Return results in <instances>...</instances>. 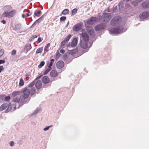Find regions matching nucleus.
<instances>
[{
    "label": "nucleus",
    "instance_id": "obj_8",
    "mask_svg": "<svg viewBox=\"0 0 149 149\" xmlns=\"http://www.w3.org/2000/svg\"><path fill=\"white\" fill-rule=\"evenodd\" d=\"M149 16V13L148 11H144L141 13L139 17L141 19H144L147 18Z\"/></svg>",
    "mask_w": 149,
    "mask_h": 149
},
{
    "label": "nucleus",
    "instance_id": "obj_31",
    "mask_svg": "<svg viewBox=\"0 0 149 149\" xmlns=\"http://www.w3.org/2000/svg\"><path fill=\"white\" fill-rule=\"evenodd\" d=\"M77 9L75 8L74 9H72L71 11V16L74 15H75L77 13Z\"/></svg>",
    "mask_w": 149,
    "mask_h": 149
},
{
    "label": "nucleus",
    "instance_id": "obj_6",
    "mask_svg": "<svg viewBox=\"0 0 149 149\" xmlns=\"http://www.w3.org/2000/svg\"><path fill=\"white\" fill-rule=\"evenodd\" d=\"M106 27L104 23L99 24L95 27V29L96 31H100L104 29Z\"/></svg>",
    "mask_w": 149,
    "mask_h": 149
},
{
    "label": "nucleus",
    "instance_id": "obj_56",
    "mask_svg": "<svg viewBox=\"0 0 149 149\" xmlns=\"http://www.w3.org/2000/svg\"><path fill=\"white\" fill-rule=\"evenodd\" d=\"M60 54L59 53V52H57L56 53V56L57 57L59 58L60 57Z\"/></svg>",
    "mask_w": 149,
    "mask_h": 149
},
{
    "label": "nucleus",
    "instance_id": "obj_17",
    "mask_svg": "<svg viewBox=\"0 0 149 149\" xmlns=\"http://www.w3.org/2000/svg\"><path fill=\"white\" fill-rule=\"evenodd\" d=\"M78 42V39L76 38H74L72 40L71 46L72 47H74L77 45Z\"/></svg>",
    "mask_w": 149,
    "mask_h": 149
},
{
    "label": "nucleus",
    "instance_id": "obj_7",
    "mask_svg": "<svg viewBox=\"0 0 149 149\" xmlns=\"http://www.w3.org/2000/svg\"><path fill=\"white\" fill-rule=\"evenodd\" d=\"M96 17H92L88 19L86 23L88 25H92L96 21Z\"/></svg>",
    "mask_w": 149,
    "mask_h": 149
},
{
    "label": "nucleus",
    "instance_id": "obj_52",
    "mask_svg": "<svg viewBox=\"0 0 149 149\" xmlns=\"http://www.w3.org/2000/svg\"><path fill=\"white\" fill-rule=\"evenodd\" d=\"M4 70L3 67V66H0V73H1L2 71Z\"/></svg>",
    "mask_w": 149,
    "mask_h": 149
},
{
    "label": "nucleus",
    "instance_id": "obj_43",
    "mask_svg": "<svg viewBox=\"0 0 149 149\" xmlns=\"http://www.w3.org/2000/svg\"><path fill=\"white\" fill-rule=\"evenodd\" d=\"M66 42L64 40L62 41L61 43V46L62 47V46H64L65 45Z\"/></svg>",
    "mask_w": 149,
    "mask_h": 149
},
{
    "label": "nucleus",
    "instance_id": "obj_24",
    "mask_svg": "<svg viewBox=\"0 0 149 149\" xmlns=\"http://www.w3.org/2000/svg\"><path fill=\"white\" fill-rule=\"evenodd\" d=\"M88 33L91 36H95V33L94 30L93 29H89L87 30Z\"/></svg>",
    "mask_w": 149,
    "mask_h": 149
},
{
    "label": "nucleus",
    "instance_id": "obj_53",
    "mask_svg": "<svg viewBox=\"0 0 149 149\" xmlns=\"http://www.w3.org/2000/svg\"><path fill=\"white\" fill-rule=\"evenodd\" d=\"M44 15H43L40 17L39 19H40V20L41 21H42V20H43V19H44Z\"/></svg>",
    "mask_w": 149,
    "mask_h": 149
},
{
    "label": "nucleus",
    "instance_id": "obj_22",
    "mask_svg": "<svg viewBox=\"0 0 149 149\" xmlns=\"http://www.w3.org/2000/svg\"><path fill=\"white\" fill-rule=\"evenodd\" d=\"M16 10H13L8 12L10 17H13L14 16L16 13Z\"/></svg>",
    "mask_w": 149,
    "mask_h": 149
},
{
    "label": "nucleus",
    "instance_id": "obj_16",
    "mask_svg": "<svg viewBox=\"0 0 149 149\" xmlns=\"http://www.w3.org/2000/svg\"><path fill=\"white\" fill-rule=\"evenodd\" d=\"M35 86L37 90H39L42 85V82L40 80H38L35 83Z\"/></svg>",
    "mask_w": 149,
    "mask_h": 149
},
{
    "label": "nucleus",
    "instance_id": "obj_14",
    "mask_svg": "<svg viewBox=\"0 0 149 149\" xmlns=\"http://www.w3.org/2000/svg\"><path fill=\"white\" fill-rule=\"evenodd\" d=\"M64 63L62 61H58L56 63V66L57 68L59 69L62 68L64 66Z\"/></svg>",
    "mask_w": 149,
    "mask_h": 149
},
{
    "label": "nucleus",
    "instance_id": "obj_36",
    "mask_svg": "<svg viewBox=\"0 0 149 149\" xmlns=\"http://www.w3.org/2000/svg\"><path fill=\"white\" fill-rule=\"evenodd\" d=\"M138 2H139L138 1V0L136 1H133L132 3V4L134 6H136L138 5Z\"/></svg>",
    "mask_w": 149,
    "mask_h": 149
},
{
    "label": "nucleus",
    "instance_id": "obj_35",
    "mask_svg": "<svg viewBox=\"0 0 149 149\" xmlns=\"http://www.w3.org/2000/svg\"><path fill=\"white\" fill-rule=\"evenodd\" d=\"M35 84V81H33L28 86H27L29 88H31Z\"/></svg>",
    "mask_w": 149,
    "mask_h": 149
},
{
    "label": "nucleus",
    "instance_id": "obj_23",
    "mask_svg": "<svg viewBox=\"0 0 149 149\" xmlns=\"http://www.w3.org/2000/svg\"><path fill=\"white\" fill-rule=\"evenodd\" d=\"M21 24H16L15 25V27L13 28V29L15 31H16L18 29H21Z\"/></svg>",
    "mask_w": 149,
    "mask_h": 149
},
{
    "label": "nucleus",
    "instance_id": "obj_51",
    "mask_svg": "<svg viewBox=\"0 0 149 149\" xmlns=\"http://www.w3.org/2000/svg\"><path fill=\"white\" fill-rule=\"evenodd\" d=\"M41 38L40 37L38 38V40L37 41V42L38 43H39L41 41Z\"/></svg>",
    "mask_w": 149,
    "mask_h": 149
},
{
    "label": "nucleus",
    "instance_id": "obj_55",
    "mask_svg": "<svg viewBox=\"0 0 149 149\" xmlns=\"http://www.w3.org/2000/svg\"><path fill=\"white\" fill-rule=\"evenodd\" d=\"M5 62V61L4 60H0V65L1 64H3Z\"/></svg>",
    "mask_w": 149,
    "mask_h": 149
},
{
    "label": "nucleus",
    "instance_id": "obj_61",
    "mask_svg": "<svg viewBox=\"0 0 149 149\" xmlns=\"http://www.w3.org/2000/svg\"><path fill=\"white\" fill-rule=\"evenodd\" d=\"M1 23H2L3 24H6V21L4 20H3L1 21Z\"/></svg>",
    "mask_w": 149,
    "mask_h": 149
},
{
    "label": "nucleus",
    "instance_id": "obj_27",
    "mask_svg": "<svg viewBox=\"0 0 149 149\" xmlns=\"http://www.w3.org/2000/svg\"><path fill=\"white\" fill-rule=\"evenodd\" d=\"M72 35L71 34H69L68 36H66L65 38L63 40H64L66 42H67L69 41V39L72 37Z\"/></svg>",
    "mask_w": 149,
    "mask_h": 149
},
{
    "label": "nucleus",
    "instance_id": "obj_19",
    "mask_svg": "<svg viewBox=\"0 0 149 149\" xmlns=\"http://www.w3.org/2000/svg\"><path fill=\"white\" fill-rule=\"evenodd\" d=\"M142 7L144 8L149 7V1L146 0L142 3Z\"/></svg>",
    "mask_w": 149,
    "mask_h": 149
},
{
    "label": "nucleus",
    "instance_id": "obj_49",
    "mask_svg": "<svg viewBox=\"0 0 149 149\" xmlns=\"http://www.w3.org/2000/svg\"><path fill=\"white\" fill-rule=\"evenodd\" d=\"M23 142L22 140H19L18 141L17 143V144H18L19 145H22L23 144Z\"/></svg>",
    "mask_w": 149,
    "mask_h": 149
},
{
    "label": "nucleus",
    "instance_id": "obj_58",
    "mask_svg": "<svg viewBox=\"0 0 149 149\" xmlns=\"http://www.w3.org/2000/svg\"><path fill=\"white\" fill-rule=\"evenodd\" d=\"M113 10L115 12V11L117 10V6H115V7L113 6Z\"/></svg>",
    "mask_w": 149,
    "mask_h": 149
},
{
    "label": "nucleus",
    "instance_id": "obj_46",
    "mask_svg": "<svg viewBox=\"0 0 149 149\" xmlns=\"http://www.w3.org/2000/svg\"><path fill=\"white\" fill-rule=\"evenodd\" d=\"M53 64V63L50 62L48 66V68L51 69V67L52 66Z\"/></svg>",
    "mask_w": 149,
    "mask_h": 149
},
{
    "label": "nucleus",
    "instance_id": "obj_33",
    "mask_svg": "<svg viewBox=\"0 0 149 149\" xmlns=\"http://www.w3.org/2000/svg\"><path fill=\"white\" fill-rule=\"evenodd\" d=\"M118 5L119 9H120V8H123V2L121 1L119 2L118 4Z\"/></svg>",
    "mask_w": 149,
    "mask_h": 149
},
{
    "label": "nucleus",
    "instance_id": "obj_5",
    "mask_svg": "<svg viewBox=\"0 0 149 149\" xmlns=\"http://www.w3.org/2000/svg\"><path fill=\"white\" fill-rule=\"evenodd\" d=\"M8 107L5 111V112L8 113L9 111H13L16 109V105L15 104L12 105L11 103H8Z\"/></svg>",
    "mask_w": 149,
    "mask_h": 149
},
{
    "label": "nucleus",
    "instance_id": "obj_1",
    "mask_svg": "<svg viewBox=\"0 0 149 149\" xmlns=\"http://www.w3.org/2000/svg\"><path fill=\"white\" fill-rule=\"evenodd\" d=\"M29 89H28L27 86L22 89L21 91H14L12 93V96L15 97L18 95H19L23 93L20 96L21 101L22 103L24 102L27 103L29 101V100L28 99L29 95Z\"/></svg>",
    "mask_w": 149,
    "mask_h": 149
},
{
    "label": "nucleus",
    "instance_id": "obj_11",
    "mask_svg": "<svg viewBox=\"0 0 149 149\" xmlns=\"http://www.w3.org/2000/svg\"><path fill=\"white\" fill-rule=\"evenodd\" d=\"M79 44L81 47L84 49H86L88 46V42L86 41H81Z\"/></svg>",
    "mask_w": 149,
    "mask_h": 149
},
{
    "label": "nucleus",
    "instance_id": "obj_29",
    "mask_svg": "<svg viewBox=\"0 0 149 149\" xmlns=\"http://www.w3.org/2000/svg\"><path fill=\"white\" fill-rule=\"evenodd\" d=\"M69 13V11L68 9H65L62 12L61 14L63 15H66L68 14Z\"/></svg>",
    "mask_w": 149,
    "mask_h": 149
},
{
    "label": "nucleus",
    "instance_id": "obj_38",
    "mask_svg": "<svg viewBox=\"0 0 149 149\" xmlns=\"http://www.w3.org/2000/svg\"><path fill=\"white\" fill-rule=\"evenodd\" d=\"M66 19V17L65 16H62L60 18V22H64L65 21Z\"/></svg>",
    "mask_w": 149,
    "mask_h": 149
},
{
    "label": "nucleus",
    "instance_id": "obj_30",
    "mask_svg": "<svg viewBox=\"0 0 149 149\" xmlns=\"http://www.w3.org/2000/svg\"><path fill=\"white\" fill-rule=\"evenodd\" d=\"M24 81L22 78H21L20 79V81L19 84V86L20 87L24 85Z\"/></svg>",
    "mask_w": 149,
    "mask_h": 149
},
{
    "label": "nucleus",
    "instance_id": "obj_32",
    "mask_svg": "<svg viewBox=\"0 0 149 149\" xmlns=\"http://www.w3.org/2000/svg\"><path fill=\"white\" fill-rule=\"evenodd\" d=\"M41 111V109L40 108H37V109L35 110L34 112L33 113V115H36L39 112Z\"/></svg>",
    "mask_w": 149,
    "mask_h": 149
},
{
    "label": "nucleus",
    "instance_id": "obj_9",
    "mask_svg": "<svg viewBox=\"0 0 149 149\" xmlns=\"http://www.w3.org/2000/svg\"><path fill=\"white\" fill-rule=\"evenodd\" d=\"M10 99V96L9 95L7 96L6 95H0V101H3L8 102Z\"/></svg>",
    "mask_w": 149,
    "mask_h": 149
},
{
    "label": "nucleus",
    "instance_id": "obj_39",
    "mask_svg": "<svg viewBox=\"0 0 149 149\" xmlns=\"http://www.w3.org/2000/svg\"><path fill=\"white\" fill-rule=\"evenodd\" d=\"M51 69L47 68L46 70L45 71L44 73H43L44 75L46 74L47 73L49 72L51 70Z\"/></svg>",
    "mask_w": 149,
    "mask_h": 149
},
{
    "label": "nucleus",
    "instance_id": "obj_47",
    "mask_svg": "<svg viewBox=\"0 0 149 149\" xmlns=\"http://www.w3.org/2000/svg\"><path fill=\"white\" fill-rule=\"evenodd\" d=\"M14 143L13 141H10L9 143L10 146L11 147L13 146H14Z\"/></svg>",
    "mask_w": 149,
    "mask_h": 149
},
{
    "label": "nucleus",
    "instance_id": "obj_63",
    "mask_svg": "<svg viewBox=\"0 0 149 149\" xmlns=\"http://www.w3.org/2000/svg\"><path fill=\"white\" fill-rule=\"evenodd\" d=\"M34 39L32 36L29 39V41L30 42L34 40Z\"/></svg>",
    "mask_w": 149,
    "mask_h": 149
},
{
    "label": "nucleus",
    "instance_id": "obj_50",
    "mask_svg": "<svg viewBox=\"0 0 149 149\" xmlns=\"http://www.w3.org/2000/svg\"><path fill=\"white\" fill-rule=\"evenodd\" d=\"M51 86V84L46 85V84H45V85H43V87L45 88H46L48 86Z\"/></svg>",
    "mask_w": 149,
    "mask_h": 149
},
{
    "label": "nucleus",
    "instance_id": "obj_28",
    "mask_svg": "<svg viewBox=\"0 0 149 149\" xmlns=\"http://www.w3.org/2000/svg\"><path fill=\"white\" fill-rule=\"evenodd\" d=\"M2 16L3 17H6L8 18H10L9 16V15L8 13V12H5L3 13L2 14Z\"/></svg>",
    "mask_w": 149,
    "mask_h": 149
},
{
    "label": "nucleus",
    "instance_id": "obj_37",
    "mask_svg": "<svg viewBox=\"0 0 149 149\" xmlns=\"http://www.w3.org/2000/svg\"><path fill=\"white\" fill-rule=\"evenodd\" d=\"M43 47L39 48L37 50L36 53L37 54L41 53L42 51Z\"/></svg>",
    "mask_w": 149,
    "mask_h": 149
},
{
    "label": "nucleus",
    "instance_id": "obj_4",
    "mask_svg": "<svg viewBox=\"0 0 149 149\" xmlns=\"http://www.w3.org/2000/svg\"><path fill=\"white\" fill-rule=\"evenodd\" d=\"M123 31V29H120L119 28H114L109 31L111 34H116L121 33Z\"/></svg>",
    "mask_w": 149,
    "mask_h": 149
},
{
    "label": "nucleus",
    "instance_id": "obj_12",
    "mask_svg": "<svg viewBox=\"0 0 149 149\" xmlns=\"http://www.w3.org/2000/svg\"><path fill=\"white\" fill-rule=\"evenodd\" d=\"M81 36L83 40L82 41H88L89 40V36L86 33H82Z\"/></svg>",
    "mask_w": 149,
    "mask_h": 149
},
{
    "label": "nucleus",
    "instance_id": "obj_34",
    "mask_svg": "<svg viewBox=\"0 0 149 149\" xmlns=\"http://www.w3.org/2000/svg\"><path fill=\"white\" fill-rule=\"evenodd\" d=\"M45 64V62L44 61H41L40 64L38 66V68H40L42 67Z\"/></svg>",
    "mask_w": 149,
    "mask_h": 149
},
{
    "label": "nucleus",
    "instance_id": "obj_45",
    "mask_svg": "<svg viewBox=\"0 0 149 149\" xmlns=\"http://www.w3.org/2000/svg\"><path fill=\"white\" fill-rule=\"evenodd\" d=\"M4 53V50L3 49H1L0 50V57H1L3 55V54Z\"/></svg>",
    "mask_w": 149,
    "mask_h": 149
},
{
    "label": "nucleus",
    "instance_id": "obj_13",
    "mask_svg": "<svg viewBox=\"0 0 149 149\" xmlns=\"http://www.w3.org/2000/svg\"><path fill=\"white\" fill-rule=\"evenodd\" d=\"M13 101L14 102H18L19 103L18 104L19 106L18 107V108H19L20 106H22L23 104H24V103H25L24 102L22 103L21 102L20 97L19 98H18L17 97L14 98L13 100Z\"/></svg>",
    "mask_w": 149,
    "mask_h": 149
},
{
    "label": "nucleus",
    "instance_id": "obj_64",
    "mask_svg": "<svg viewBox=\"0 0 149 149\" xmlns=\"http://www.w3.org/2000/svg\"><path fill=\"white\" fill-rule=\"evenodd\" d=\"M32 37L34 39L35 38H37L38 36L36 35H34L33 36H32Z\"/></svg>",
    "mask_w": 149,
    "mask_h": 149
},
{
    "label": "nucleus",
    "instance_id": "obj_57",
    "mask_svg": "<svg viewBox=\"0 0 149 149\" xmlns=\"http://www.w3.org/2000/svg\"><path fill=\"white\" fill-rule=\"evenodd\" d=\"M106 11H107L108 12H111V9L109 8H108L105 10V12Z\"/></svg>",
    "mask_w": 149,
    "mask_h": 149
},
{
    "label": "nucleus",
    "instance_id": "obj_15",
    "mask_svg": "<svg viewBox=\"0 0 149 149\" xmlns=\"http://www.w3.org/2000/svg\"><path fill=\"white\" fill-rule=\"evenodd\" d=\"M42 81L43 84H47L49 82L50 79L48 76H45L42 78Z\"/></svg>",
    "mask_w": 149,
    "mask_h": 149
},
{
    "label": "nucleus",
    "instance_id": "obj_54",
    "mask_svg": "<svg viewBox=\"0 0 149 149\" xmlns=\"http://www.w3.org/2000/svg\"><path fill=\"white\" fill-rule=\"evenodd\" d=\"M63 58L64 60H65L67 58V55L66 54H65L63 55Z\"/></svg>",
    "mask_w": 149,
    "mask_h": 149
},
{
    "label": "nucleus",
    "instance_id": "obj_21",
    "mask_svg": "<svg viewBox=\"0 0 149 149\" xmlns=\"http://www.w3.org/2000/svg\"><path fill=\"white\" fill-rule=\"evenodd\" d=\"M3 10L5 12H8L12 9V7L9 5H7L4 6L3 8Z\"/></svg>",
    "mask_w": 149,
    "mask_h": 149
},
{
    "label": "nucleus",
    "instance_id": "obj_41",
    "mask_svg": "<svg viewBox=\"0 0 149 149\" xmlns=\"http://www.w3.org/2000/svg\"><path fill=\"white\" fill-rule=\"evenodd\" d=\"M52 125H51L49 126H47V127H46L43 129V130L44 131H47L49 130V129L51 127H52Z\"/></svg>",
    "mask_w": 149,
    "mask_h": 149
},
{
    "label": "nucleus",
    "instance_id": "obj_62",
    "mask_svg": "<svg viewBox=\"0 0 149 149\" xmlns=\"http://www.w3.org/2000/svg\"><path fill=\"white\" fill-rule=\"evenodd\" d=\"M43 74H40V75H38L37 77H38V78L39 79L43 76Z\"/></svg>",
    "mask_w": 149,
    "mask_h": 149
},
{
    "label": "nucleus",
    "instance_id": "obj_60",
    "mask_svg": "<svg viewBox=\"0 0 149 149\" xmlns=\"http://www.w3.org/2000/svg\"><path fill=\"white\" fill-rule=\"evenodd\" d=\"M41 21L40 19H38L36 20L35 22H36L37 23H40Z\"/></svg>",
    "mask_w": 149,
    "mask_h": 149
},
{
    "label": "nucleus",
    "instance_id": "obj_48",
    "mask_svg": "<svg viewBox=\"0 0 149 149\" xmlns=\"http://www.w3.org/2000/svg\"><path fill=\"white\" fill-rule=\"evenodd\" d=\"M37 23L36 22H35L34 23L31 25V26H30V28H32L34 26H35L37 24Z\"/></svg>",
    "mask_w": 149,
    "mask_h": 149
},
{
    "label": "nucleus",
    "instance_id": "obj_59",
    "mask_svg": "<svg viewBox=\"0 0 149 149\" xmlns=\"http://www.w3.org/2000/svg\"><path fill=\"white\" fill-rule=\"evenodd\" d=\"M60 52L62 54H64L65 52V50L63 49H61L60 50Z\"/></svg>",
    "mask_w": 149,
    "mask_h": 149
},
{
    "label": "nucleus",
    "instance_id": "obj_25",
    "mask_svg": "<svg viewBox=\"0 0 149 149\" xmlns=\"http://www.w3.org/2000/svg\"><path fill=\"white\" fill-rule=\"evenodd\" d=\"M29 91L30 92L29 94H30L31 96H32L36 93V89L34 87H33L30 91L29 90Z\"/></svg>",
    "mask_w": 149,
    "mask_h": 149
},
{
    "label": "nucleus",
    "instance_id": "obj_20",
    "mask_svg": "<svg viewBox=\"0 0 149 149\" xmlns=\"http://www.w3.org/2000/svg\"><path fill=\"white\" fill-rule=\"evenodd\" d=\"M58 75V74L57 72L55 70H52L50 73V76L52 77H56Z\"/></svg>",
    "mask_w": 149,
    "mask_h": 149
},
{
    "label": "nucleus",
    "instance_id": "obj_26",
    "mask_svg": "<svg viewBox=\"0 0 149 149\" xmlns=\"http://www.w3.org/2000/svg\"><path fill=\"white\" fill-rule=\"evenodd\" d=\"M42 13V12L40 10H38L37 12H35L34 15L38 17H40Z\"/></svg>",
    "mask_w": 149,
    "mask_h": 149
},
{
    "label": "nucleus",
    "instance_id": "obj_3",
    "mask_svg": "<svg viewBox=\"0 0 149 149\" xmlns=\"http://www.w3.org/2000/svg\"><path fill=\"white\" fill-rule=\"evenodd\" d=\"M120 19V17L119 16H117L113 17L110 22L111 25L114 26L118 25L119 24Z\"/></svg>",
    "mask_w": 149,
    "mask_h": 149
},
{
    "label": "nucleus",
    "instance_id": "obj_18",
    "mask_svg": "<svg viewBox=\"0 0 149 149\" xmlns=\"http://www.w3.org/2000/svg\"><path fill=\"white\" fill-rule=\"evenodd\" d=\"M8 103H7L3 104L0 107V111H3L8 107Z\"/></svg>",
    "mask_w": 149,
    "mask_h": 149
},
{
    "label": "nucleus",
    "instance_id": "obj_42",
    "mask_svg": "<svg viewBox=\"0 0 149 149\" xmlns=\"http://www.w3.org/2000/svg\"><path fill=\"white\" fill-rule=\"evenodd\" d=\"M16 53V51L15 49H13L11 51V55L14 56Z\"/></svg>",
    "mask_w": 149,
    "mask_h": 149
},
{
    "label": "nucleus",
    "instance_id": "obj_10",
    "mask_svg": "<svg viewBox=\"0 0 149 149\" xmlns=\"http://www.w3.org/2000/svg\"><path fill=\"white\" fill-rule=\"evenodd\" d=\"M82 25L81 23H79L75 25L73 27L72 29L74 31H77L81 30Z\"/></svg>",
    "mask_w": 149,
    "mask_h": 149
},
{
    "label": "nucleus",
    "instance_id": "obj_44",
    "mask_svg": "<svg viewBox=\"0 0 149 149\" xmlns=\"http://www.w3.org/2000/svg\"><path fill=\"white\" fill-rule=\"evenodd\" d=\"M71 51L73 54H75L78 51V50L77 49H75L71 50Z\"/></svg>",
    "mask_w": 149,
    "mask_h": 149
},
{
    "label": "nucleus",
    "instance_id": "obj_2",
    "mask_svg": "<svg viewBox=\"0 0 149 149\" xmlns=\"http://www.w3.org/2000/svg\"><path fill=\"white\" fill-rule=\"evenodd\" d=\"M111 16L109 13H104L103 15L101 16H100L99 18L101 19H103V22L104 23H107L110 19Z\"/></svg>",
    "mask_w": 149,
    "mask_h": 149
},
{
    "label": "nucleus",
    "instance_id": "obj_40",
    "mask_svg": "<svg viewBox=\"0 0 149 149\" xmlns=\"http://www.w3.org/2000/svg\"><path fill=\"white\" fill-rule=\"evenodd\" d=\"M50 46V43H48L47 45L45 47L44 49V51L46 52H47L48 51V49L49 47Z\"/></svg>",
    "mask_w": 149,
    "mask_h": 149
}]
</instances>
